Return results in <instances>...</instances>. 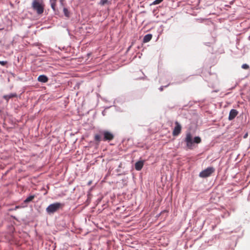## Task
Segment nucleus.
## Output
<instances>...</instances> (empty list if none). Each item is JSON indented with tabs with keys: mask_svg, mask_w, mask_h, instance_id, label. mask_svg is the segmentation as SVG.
Instances as JSON below:
<instances>
[{
	"mask_svg": "<svg viewBox=\"0 0 250 250\" xmlns=\"http://www.w3.org/2000/svg\"><path fill=\"white\" fill-rule=\"evenodd\" d=\"M60 1H61V3H62V0H61Z\"/></svg>",
	"mask_w": 250,
	"mask_h": 250,
	"instance_id": "obj_24",
	"label": "nucleus"
},
{
	"mask_svg": "<svg viewBox=\"0 0 250 250\" xmlns=\"http://www.w3.org/2000/svg\"><path fill=\"white\" fill-rule=\"evenodd\" d=\"M17 95L15 93H10L8 95H5L3 96V98L7 102H8L9 100L13 97H16Z\"/></svg>",
	"mask_w": 250,
	"mask_h": 250,
	"instance_id": "obj_10",
	"label": "nucleus"
},
{
	"mask_svg": "<svg viewBox=\"0 0 250 250\" xmlns=\"http://www.w3.org/2000/svg\"><path fill=\"white\" fill-rule=\"evenodd\" d=\"M57 0H50V3L52 9L54 12H56V1Z\"/></svg>",
	"mask_w": 250,
	"mask_h": 250,
	"instance_id": "obj_13",
	"label": "nucleus"
},
{
	"mask_svg": "<svg viewBox=\"0 0 250 250\" xmlns=\"http://www.w3.org/2000/svg\"><path fill=\"white\" fill-rule=\"evenodd\" d=\"M144 166V162L142 161H140L137 162L135 164V168L137 170H140L142 169L143 167Z\"/></svg>",
	"mask_w": 250,
	"mask_h": 250,
	"instance_id": "obj_8",
	"label": "nucleus"
},
{
	"mask_svg": "<svg viewBox=\"0 0 250 250\" xmlns=\"http://www.w3.org/2000/svg\"><path fill=\"white\" fill-rule=\"evenodd\" d=\"M238 113V112L236 109H231L229 112L228 119L229 121L233 120L237 115Z\"/></svg>",
	"mask_w": 250,
	"mask_h": 250,
	"instance_id": "obj_7",
	"label": "nucleus"
},
{
	"mask_svg": "<svg viewBox=\"0 0 250 250\" xmlns=\"http://www.w3.org/2000/svg\"><path fill=\"white\" fill-rule=\"evenodd\" d=\"M108 3V0H101L100 2V4L101 5H104L105 4H107Z\"/></svg>",
	"mask_w": 250,
	"mask_h": 250,
	"instance_id": "obj_15",
	"label": "nucleus"
},
{
	"mask_svg": "<svg viewBox=\"0 0 250 250\" xmlns=\"http://www.w3.org/2000/svg\"><path fill=\"white\" fill-rule=\"evenodd\" d=\"M63 12L65 16L69 17L68 11L66 8H63Z\"/></svg>",
	"mask_w": 250,
	"mask_h": 250,
	"instance_id": "obj_17",
	"label": "nucleus"
},
{
	"mask_svg": "<svg viewBox=\"0 0 250 250\" xmlns=\"http://www.w3.org/2000/svg\"><path fill=\"white\" fill-rule=\"evenodd\" d=\"M44 6L43 0H33L32 8L38 15L43 13Z\"/></svg>",
	"mask_w": 250,
	"mask_h": 250,
	"instance_id": "obj_2",
	"label": "nucleus"
},
{
	"mask_svg": "<svg viewBox=\"0 0 250 250\" xmlns=\"http://www.w3.org/2000/svg\"><path fill=\"white\" fill-rule=\"evenodd\" d=\"M248 136V134H246L245 135H244V138H246Z\"/></svg>",
	"mask_w": 250,
	"mask_h": 250,
	"instance_id": "obj_20",
	"label": "nucleus"
},
{
	"mask_svg": "<svg viewBox=\"0 0 250 250\" xmlns=\"http://www.w3.org/2000/svg\"><path fill=\"white\" fill-rule=\"evenodd\" d=\"M79 59H80L79 58ZM79 62H82V61H81L80 60H79Z\"/></svg>",
	"mask_w": 250,
	"mask_h": 250,
	"instance_id": "obj_23",
	"label": "nucleus"
},
{
	"mask_svg": "<svg viewBox=\"0 0 250 250\" xmlns=\"http://www.w3.org/2000/svg\"><path fill=\"white\" fill-rule=\"evenodd\" d=\"M48 80L47 77L44 75H40L38 78V81L40 82L45 83Z\"/></svg>",
	"mask_w": 250,
	"mask_h": 250,
	"instance_id": "obj_9",
	"label": "nucleus"
},
{
	"mask_svg": "<svg viewBox=\"0 0 250 250\" xmlns=\"http://www.w3.org/2000/svg\"><path fill=\"white\" fill-rule=\"evenodd\" d=\"M62 204L60 203L56 202L50 204L46 209V211L49 214H53L61 208Z\"/></svg>",
	"mask_w": 250,
	"mask_h": 250,
	"instance_id": "obj_3",
	"label": "nucleus"
},
{
	"mask_svg": "<svg viewBox=\"0 0 250 250\" xmlns=\"http://www.w3.org/2000/svg\"><path fill=\"white\" fill-rule=\"evenodd\" d=\"M19 208V206H16V207H15V209H16V208Z\"/></svg>",
	"mask_w": 250,
	"mask_h": 250,
	"instance_id": "obj_22",
	"label": "nucleus"
},
{
	"mask_svg": "<svg viewBox=\"0 0 250 250\" xmlns=\"http://www.w3.org/2000/svg\"><path fill=\"white\" fill-rule=\"evenodd\" d=\"M91 181L89 182L88 183V185H90L91 184Z\"/></svg>",
	"mask_w": 250,
	"mask_h": 250,
	"instance_id": "obj_21",
	"label": "nucleus"
},
{
	"mask_svg": "<svg viewBox=\"0 0 250 250\" xmlns=\"http://www.w3.org/2000/svg\"><path fill=\"white\" fill-rule=\"evenodd\" d=\"M163 1V0H154L152 2V4H153V5H157V4H158L160 3Z\"/></svg>",
	"mask_w": 250,
	"mask_h": 250,
	"instance_id": "obj_16",
	"label": "nucleus"
},
{
	"mask_svg": "<svg viewBox=\"0 0 250 250\" xmlns=\"http://www.w3.org/2000/svg\"><path fill=\"white\" fill-rule=\"evenodd\" d=\"M102 134L104 136L103 140L104 141H110L112 140L114 138V135L113 134L108 131L105 130L103 131Z\"/></svg>",
	"mask_w": 250,
	"mask_h": 250,
	"instance_id": "obj_5",
	"label": "nucleus"
},
{
	"mask_svg": "<svg viewBox=\"0 0 250 250\" xmlns=\"http://www.w3.org/2000/svg\"><path fill=\"white\" fill-rule=\"evenodd\" d=\"M7 63L6 61H0V64L2 66L5 65Z\"/></svg>",
	"mask_w": 250,
	"mask_h": 250,
	"instance_id": "obj_19",
	"label": "nucleus"
},
{
	"mask_svg": "<svg viewBox=\"0 0 250 250\" xmlns=\"http://www.w3.org/2000/svg\"><path fill=\"white\" fill-rule=\"evenodd\" d=\"M94 139L96 141L100 142L102 140L101 137L99 134H96L94 136Z\"/></svg>",
	"mask_w": 250,
	"mask_h": 250,
	"instance_id": "obj_14",
	"label": "nucleus"
},
{
	"mask_svg": "<svg viewBox=\"0 0 250 250\" xmlns=\"http://www.w3.org/2000/svg\"><path fill=\"white\" fill-rule=\"evenodd\" d=\"M175 126L173 130L172 135L174 136H176L181 133L182 126L177 121L175 122Z\"/></svg>",
	"mask_w": 250,
	"mask_h": 250,
	"instance_id": "obj_6",
	"label": "nucleus"
},
{
	"mask_svg": "<svg viewBox=\"0 0 250 250\" xmlns=\"http://www.w3.org/2000/svg\"><path fill=\"white\" fill-rule=\"evenodd\" d=\"M214 171L215 168L214 167H208L202 171L199 174V176L202 178H206L210 176Z\"/></svg>",
	"mask_w": 250,
	"mask_h": 250,
	"instance_id": "obj_4",
	"label": "nucleus"
},
{
	"mask_svg": "<svg viewBox=\"0 0 250 250\" xmlns=\"http://www.w3.org/2000/svg\"><path fill=\"white\" fill-rule=\"evenodd\" d=\"M35 197V195H31L28 197H27L24 200V203L25 204H28L29 202H31Z\"/></svg>",
	"mask_w": 250,
	"mask_h": 250,
	"instance_id": "obj_12",
	"label": "nucleus"
},
{
	"mask_svg": "<svg viewBox=\"0 0 250 250\" xmlns=\"http://www.w3.org/2000/svg\"><path fill=\"white\" fill-rule=\"evenodd\" d=\"M242 68L244 69H248L249 68V66L247 64H243L242 65Z\"/></svg>",
	"mask_w": 250,
	"mask_h": 250,
	"instance_id": "obj_18",
	"label": "nucleus"
},
{
	"mask_svg": "<svg viewBox=\"0 0 250 250\" xmlns=\"http://www.w3.org/2000/svg\"><path fill=\"white\" fill-rule=\"evenodd\" d=\"M152 38V35L151 34H148L145 35L143 38V42L146 43L149 42Z\"/></svg>",
	"mask_w": 250,
	"mask_h": 250,
	"instance_id": "obj_11",
	"label": "nucleus"
},
{
	"mask_svg": "<svg viewBox=\"0 0 250 250\" xmlns=\"http://www.w3.org/2000/svg\"><path fill=\"white\" fill-rule=\"evenodd\" d=\"M185 142L186 143L188 148L191 149H192L194 143L199 144L201 142V139L200 137L197 136L193 139L191 134L188 132L186 134Z\"/></svg>",
	"mask_w": 250,
	"mask_h": 250,
	"instance_id": "obj_1",
	"label": "nucleus"
}]
</instances>
